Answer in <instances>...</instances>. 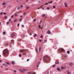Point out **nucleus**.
<instances>
[{
    "mask_svg": "<svg viewBox=\"0 0 74 74\" xmlns=\"http://www.w3.org/2000/svg\"><path fill=\"white\" fill-rule=\"evenodd\" d=\"M9 22H7V23L6 24H7V25H8V24H9Z\"/></svg>",
    "mask_w": 74,
    "mask_h": 74,
    "instance_id": "c756f323",
    "label": "nucleus"
},
{
    "mask_svg": "<svg viewBox=\"0 0 74 74\" xmlns=\"http://www.w3.org/2000/svg\"><path fill=\"white\" fill-rule=\"evenodd\" d=\"M3 53L5 56V57H7V56H8V55L9 54V53L7 52V50L6 49H4L3 52Z\"/></svg>",
    "mask_w": 74,
    "mask_h": 74,
    "instance_id": "f03ea898",
    "label": "nucleus"
},
{
    "mask_svg": "<svg viewBox=\"0 0 74 74\" xmlns=\"http://www.w3.org/2000/svg\"><path fill=\"white\" fill-rule=\"evenodd\" d=\"M19 21H20V22H21V21H22V19L21 18L20 19Z\"/></svg>",
    "mask_w": 74,
    "mask_h": 74,
    "instance_id": "4be33fe9",
    "label": "nucleus"
},
{
    "mask_svg": "<svg viewBox=\"0 0 74 74\" xmlns=\"http://www.w3.org/2000/svg\"><path fill=\"white\" fill-rule=\"evenodd\" d=\"M47 34H51V31L49 30L48 31H47Z\"/></svg>",
    "mask_w": 74,
    "mask_h": 74,
    "instance_id": "39448f33",
    "label": "nucleus"
},
{
    "mask_svg": "<svg viewBox=\"0 0 74 74\" xmlns=\"http://www.w3.org/2000/svg\"><path fill=\"white\" fill-rule=\"evenodd\" d=\"M36 51L37 52H38V50H37V48L36 49Z\"/></svg>",
    "mask_w": 74,
    "mask_h": 74,
    "instance_id": "79ce46f5",
    "label": "nucleus"
},
{
    "mask_svg": "<svg viewBox=\"0 0 74 74\" xmlns=\"http://www.w3.org/2000/svg\"><path fill=\"white\" fill-rule=\"evenodd\" d=\"M67 53H68V54H70V51H67Z\"/></svg>",
    "mask_w": 74,
    "mask_h": 74,
    "instance_id": "4468645a",
    "label": "nucleus"
},
{
    "mask_svg": "<svg viewBox=\"0 0 74 74\" xmlns=\"http://www.w3.org/2000/svg\"><path fill=\"white\" fill-rule=\"evenodd\" d=\"M68 74H71V73H68Z\"/></svg>",
    "mask_w": 74,
    "mask_h": 74,
    "instance_id": "0e129e2a",
    "label": "nucleus"
},
{
    "mask_svg": "<svg viewBox=\"0 0 74 74\" xmlns=\"http://www.w3.org/2000/svg\"><path fill=\"white\" fill-rule=\"evenodd\" d=\"M56 64H59V62L56 61V62H55Z\"/></svg>",
    "mask_w": 74,
    "mask_h": 74,
    "instance_id": "9b49d317",
    "label": "nucleus"
},
{
    "mask_svg": "<svg viewBox=\"0 0 74 74\" xmlns=\"http://www.w3.org/2000/svg\"><path fill=\"white\" fill-rule=\"evenodd\" d=\"M19 71H21V72H22V73H24V71H23L21 69H19Z\"/></svg>",
    "mask_w": 74,
    "mask_h": 74,
    "instance_id": "1a4fd4ad",
    "label": "nucleus"
},
{
    "mask_svg": "<svg viewBox=\"0 0 74 74\" xmlns=\"http://www.w3.org/2000/svg\"><path fill=\"white\" fill-rule=\"evenodd\" d=\"M18 10H20V7H18V8H17Z\"/></svg>",
    "mask_w": 74,
    "mask_h": 74,
    "instance_id": "4c0bfd02",
    "label": "nucleus"
},
{
    "mask_svg": "<svg viewBox=\"0 0 74 74\" xmlns=\"http://www.w3.org/2000/svg\"><path fill=\"white\" fill-rule=\"evenodd\" d=\"M68 74H71V73H68Z\"/></svg>",
    "mask_w": 74,
    "mask_h": 74,
    "instance_id": "69168bd1",
    "label": "nucleus"
},
{
    "mask_svg": "<svg viewBox=\"0 0 74 74\" xmlns=\"http://www.w3.org/2000/svg\"><path fill=\"white\" fill-rule=\"evenodd\" d=\"M29 7H28L27 8V9H28V8H29Z\"/></svg>",
    "mask_w": 74,
    "mask_h": 74,
    "instance_id": "6e6d98bb",
    "label": "nucleus"
},
{
    "mask_svg": "<svg viewBox=\"0 0 74 74\" xmlns=\"http://www.w3.org/2000/svg\"><path fill=\"white\" fill-rule=\"evenodd\" d=\"M7 14V13H5V12H3V15H5V14Z\"/></svg>",
    "mask_w": 74,
    "mask_h": 74,
    "instance_id": "f704fd0d",
    "label": "nucleus"
},
{
    "mask_svg": "<svg viewBox=\"0 0 74 74\" xmlns=\"http://www.w3.org/2000/svg\"><path fill=\"white\" fill-rule=\"evenodd\" d=\"M40 62H39L38 64V65H39V64H40Z\"/></svg>",
    "mask_w": 74,
    "mask_h": 74,
    "instance_id": "864d4df0",
    "label": "nucleus"
},
{
    "mask_svg": "<svg viewBox=\"0 0 74 74\" xmlns=\"http://www.w3.org/2000/svg\"><path fill=\"white\" fill-rule=\"evenodd\" d=\"M5 70H8V68H5Z\"/></svg>",
    "mask_w": 74,
    "mask_h": 74,
    "instance_id": "473e14b6",
    "label": "nucleus"
},
{
    "mask_svg": "<svg viewBox=\"0 0 74 74\" xmlns=\"http://www.w3.org/2000/svg\"><path fill=\"white\" fill-rule=\"evenodd\" d=\"M10 21H11V19H10L9 20V22H10Z\"/></svg>",
    "mask_w": 74,
    "mask_h": 74,
    "instance_id": "e2e57ef3",
    "label": "nucleus"
},
{
    "mask_svg": "<svg viewBox=\"0 0 74 74\" xmlns=\"http://www.w3.org/2000/svg\"><path fill=\"white\" fill-rule=\"evenodd\" d=\"M2 62V60H0V62Z\"/></svg>",
    "mask_w": 74,
    "mask_h": 74,
    "instance_id": "4d7b16f0",
    "label": "nucleus"
},
{
    "mask_svg": "<svg viewBox=\"0 0 74 74\" xmlns=\"http://www.w3.org/2000/svg\"><path fill=\"white\" fill-rule=\"evenodd\" d=\"M3 34H5V32H3Z\"/></svg>",
    "mask_w": 74,
    "mask_h": 74,
    "instance_id": "a878e982",
    "label": "nucleus"
},
{
    "mask_svg": "<svg viewBox=\"0 0 74 74\" xmlns=\"http://www.w3.org/2000/svg\"><path fill=\"white\" fill-rule=\"evenodd\" d=\"M6 63L7 64H9V63H8V62H6Z\"/></svg>",
    "mask_w": 74,
    "mask_h": 74,
    "instance_id": "37998d69",
    "label": "nucleus"
},
{
    "mask_svg": "<svg viewBox=\"0 0 74 74\" xmlns=\"http://www.w3.org/2000/svg\"><path fill=\"white\" fill-rule=\"evenodd\" d=\"M20 7H21V8H22L23 7V5H21Z\"/></svg>",
    "mask_w": 74,
    "mask_h": 74,
    "instance_id": "72a5a7b5",
    "label": "nucleus"
},
{
    "mask_svg": "<svg viewBox=\"0 0 74 74\" xmlns=\"http://www.w3.org/2000/svg\"><path fill=\"white\" fill-rule=\"evenodd\" d=\"M38 2H39V3H40V1H38Z\"/></svg>",
    "mask_w": 74,
    "mask_h": 74,
    "instance_id": "774afa93",
    "label": "nucleus"
},
{
    "mask_svg": "<svg viewBox=\"0 0 74 74\" xmlns=\"http://www.w3.org/2000/svg\"><path fill=\"white\" fill-rule=\"evenodd\" d=\"M69 65H70V66H73V63L72 62H70L69 63Z\"/></svg>",
    "mask_w": 74,
    "mask_h": 74,
    "instance_id": "20e7f679",
    "label": "nucleus"
},
{
    "mask_svg": "<svg viewBox=\"0 0 74 74\" xmlns=\"http://www.w3.org/2000/svg\"><path fill=\"white\" fill-rule=\"evenodd\" d=\"M40 29H41V27H40V25H38V28H39V29H40Z\"/></svg>",
    "mask_w": 74,
    "mask_h": 74,
    "instance_id": "412c9836",
    "label": "nucleus"
},
{
    "mask_svg": "<svg viewBox=\"0 0 74 74\" xmlns=\"http://www.w3.org/2000/svg\"><path fill=\"white\" fill-rule=\"evenodd\" d=\"M1 15H2L3 14V12H1Z\"/></svg>",
    "mask_w": 74,
    "mask_h": 74,
    "instance_id": "5fc2aeb1",
    "label": "nucleus"
},
{
    "mask_svg": "<svg viewBox=\"0 0 74 74\" xmlns=\"http://www.w3.org/2000/svg\"><path fill=\"white\" fill-rule=\"evenodd\" d=\"M44 41H45V42H47V40H45Z\"/></svg>",
    "mask_w": 74,
    "mask_h": 74,
    "instance_id": "ea45409f",
    "label": "nucleus"
},
{
    "mask_svg": "<svg viewBox=\"0 0 74 74\" xmlns=\"http://www.w3.org/2000/svg\"><path fill=\"white\" fill-rule=\"evenodd\" d=\"M14 71L15 72V73H16V70H14Z\"/></svg>",
    "mask_w": 74,
    "mask_h": 74,
    "instance_id": "09e8293b",
    "label": "nucleus"
},
{
    "mask_svg": "<svg viewBox=\"0 0 74 74\" xmlns=\"http://www.w3.org/2000/svg\"><path fill=\"white\" fill-rule=\"evenodd\" d=\"M19 23H18L17 24V26H19Z\"/></svg>",
    "mask_w": 74,
    "mask_h": 74,
    "instance_id": "de8ad7c7",
    "label": "nucleus"
},
{
    "mask_svg": "<svg viewBox=\"0 0 74 74\" xmlns=\"http://www.w3.org/2000/svg\"><path fill=\"white\" fill-rule=\"evenodd\" d=\"M53 8H56V6H53Z\"/></svg>",
    "mask_w": 74,
    "mask_h": 74,
    "instance_id": "5701e85b",
    "label": "nucleus"
},
{
    "mask_svg": "<svg viewBox=\"0 0 74 74\" xmlns=\"http://www.w3.org/2000/svg\"><path fill=\"white\" fill-rule=\"evenodd\" d=\"M50 60L49 57L48 56H45L44 58V61L45 62H49V61Z\"/></svg>",
    "mask_w": 74,
    "mask_h": 74,
    "instance_id": "f257e3e1",
    "label": "nucleus"
},
{
    "mask_svg": "<svg viewBox=\"0 0 74 74\" xmlns=\"http://www.w3.org/2000/svg\"><path fill=\"white\" fill-rule=\"evenodd\" d=\"M42 17H44V16H45V14H43L42 15Z\"/></svg>",
    "mask_w": 74,
    "mask_h": 74,
    "instance_id": "0eeeda50",
    "label": "nucleus"
},
{
    "mask_svg": "<svg viewBox=\"0 0 74 74\" xmlns=\"http://www.w3.org/2000/svg\"><path fill=\"white\" fill-rule=\"evenodd\" d=\"M29 59H28L27 60V61L28 62V61H29Z\"/></svg>",
    "mask_w": 74,
    "mask_h": 74,
    "instance_id": "a18cd8bd",
    "label": "nucleus"
},
{
    "mask_svg": "<svg viewBox=\"0 0 74 74\" xmlns=\"http://www.w3.org/2000/svg\"><path fill=\"white\" fill-rule=\"evenodd\" d=\"M25 50H20V52H23V51H25Z\"/></svg>",
    "mask_w": 74,
    "mask_h": 74,
    "instance_id": "f8f14e48",
    "label": "nucleus"
},
{
    "mask_svg": "<svg viewBox=\"0 0 74 74\" xmlns=\"http://www.w3.org/2000/svg\"><path fill=\"white\" fill-rule=\"evenodd\" d=\"M13 17H14V16L13 15H12L11 16V18H13Z\"/></svg>",
    "mask_w": 74,
    "mask_h": 74,
    "instance_id": "8fccbe9b",
    "label": "nucleus"
},
{
    "mask_svg": "<svg viewBox=\"0 0 74 74\" xmlns=\"http://www.w3.org/2000/svg\"><path fill=\"white\" fill-rule=\"evenodd\" d=\"M19 57H21L22 56H21V54H19Z\"/></svg>",
    "mask_w": 74,
    "mask_h": 74,
    "instance_id": "7c9ffc66",
    "label": "nucleus"
},
{
    "mask_svg": "<svg viewBox=\"0 0 74 74\" xmlns=\"http://www.w3.org/2000/svg\"><path fill=\"white\" fill-rule=\"evenodd\" d=\"M57 70H58V71H61V70H60V69L59 68V67L57 68Z\"/></svg>",
    "mask_w": 74,
    "mask_h": 74,
    "instance_id": "7ed1b4c3",
    "label": "nucleus"
},
{
    "mask_svg": "<svg viewBox=\"0 0 74 74\" xmlns=\"http://www.w3.org/2000/svg\"><path fill=\"white\" fill-rule=\"evenodd\" d=\"M65 7H67V5H65Z\"/></svg>",
    "mask_w": 74,
    "mask_h": 74,
    "instance_id": "338daca9",
    "label": "nucleus"
},
{
    "mask_svg": "<svg viewBox=\"0 0 74 74\" xmlns=\"http://www.w3.org/2000/svg\"><path fill=\"white\" fill-rule=\"evenodd\" d=\"M14 33H13L11 35V37H14Z\"/></svg>",
    "mask_w": 74,
    "mask_h": 74,
    "instance_id": "423d86ee",
    "label": "nucleus"
},
{
    "mask_svg": "<svg viewBox=\"0 0 74 74\" xmlns=\"http://www.w3.org/2000/svg\"><path fill=\"white\" fill-rule=\"evenodd\" d=\"M3 5H5V2H3Z\"/></svg>",
    "mask_w": 74,
    "mask_h": 74,
    "instance_id": "2eb2a0df",
    "label": "nucleus"
},
{
    "mask_svg": "<svg viewBox=\"0 0 74 74\" xmlns=\"http://www.w3.org/2000/svg\"><path fill=\"white\" fill-rule=\"evenodd\" d=\"M11 42L12 43V44H14V40H12Z\"/></svg>",
    "mask_w": 74,
    "mask_h": 74,
    "instance_id": "dca6fc26",
    "label": "nucleus"
},
{
    "mask_svg": "<svg viewBox=\"0 0 74 74\" xmlns=\"http://www.w3.org/2000/svg\"><path fill=\"white\" fill-rule=\"evenodd\" d=\"M6 64H3V65L4 66H5Z\"/></svg>",
    "mask_w": 74,
    "mask_h": 74,
    "instance_id": "a19ab883",
    "label": "nucleus"
},
{
    "mask_svg": "<svg viewBox=\"0 0 74 74\" xmlns=\"http://www.w3.org/2000/svg\"><path fill=\"white\" fill-rule=\"evenodd\" d=\"M64 4L65 5H67V3H65Z\"/></svg>",
    "mask_w": 74,
    "mask_h": 74,
    "instance_id": "c9c22d12",
    "label": "nucleus"
},
{
    "mask_svg": "<svg viewBox=\"0 0 74 74\" xmlns=\"http://www.w3.org/2000/svg\"><path fill=\"white\" fill-rule=\"evenodd\" d=\"M62 69H64V70H65V69H66V68L65 67H61Z\"/></svg>",
    "mask_w": 74,
    "mask_h": 74,
    "instance_id": "6e6552de",
    "label": "nucleus"
},
{
    "mask_svg": "<svg viewBox=\"0 0 74 74\" xmlns=\"http://www.w3.org/2000/svg\"><path fill=\"white\" fill-rule=\"evenodd\" d=\"M16 21H17V19H16L14 20V22H16Z\"/></svg>",
    "mask_w": 74,
    "mask_h": 74,
    "instance_id": "b1692460",
    "label": "nucleus"
},
{
    "mask_svg": "<svg viewBox=\"0 0 74 74\" xmlns=\"http://www.w3.org/2000/svg\"><path fill=\"white\" fill-rule=\"evenodd\" d=\"M32 73V72H29L27 73V74H31Z\"/></svg>",
    "mask_w": 74,
    "mask_h": 74,
    "instance_id": "cd10ccee",
    "label": "nucleus"
},
{
    "mask_svg": "<svg viewBox=\"0 0 74 74\" xmlns=\"http://www.w3.org/2000/svg\"><path fill=\"white\" fill-rule=\"evenodd\" d=\"M66 72H67V74L69 73V71H66Z\"/></svg>",
    "mask_w": 74,
    "mask_h": 74,
    "instance_id": "bb28decb",
    "label": "nucleus"
},
{
    "mask_svg": "<svg viewBox=\"0 0 74 74\" xmlns=\"http://www.w3.org/2000/svg\"><path fill=\"white\" fill-rule=\"evenodd\" d=\"M25 14H26V13H24L23 14V15H25Z\"/></svg>",
    "mask_w": 74,
    "mask_h": 74,
    "instance_id": "603ef678",
    "label": "nucleus"
},
{
    "mask_svg": "<svg viewBox=\"0 0 74 74\" xmlns=\"http://www.w3.org/2000/svg\"><path fill=\"white\" fill-rule=\"evenodd\" d=\"M39 41H40V42H41V41H42V40L41 39H39Z\"/></svg>",
    "mask_w": 74,
    "mask_h": 74,
    "instance_id": "2f4dec72",
    "label": "nucleus"
},
{
    "mask_svg": "<svg viewBox=\"0 0 74 74\" xmlns=\"http://www.w3.org/2000/svg\"><path fill=\"white\" fill-rule=\"evenodd\" d=\"M20 17L21 18H22V16H20Z\"/></svg>",
    "mask_w": 74,
    "mask_h": 74,
    "instance_id": "052dcab7",
    "label": "nucleus"
},
{
    "mask_svg": "<svg viewBox=\"0 0 74 74\" xmlns=\"http://www.w3.org/2000/svg\"><path fill=\"white\" fill-rule=\"evenodd\" d=\"M65 58H67V55H65L64 56Z\"/></svg>",
    "mask_w": 74,
    "mask_h": 74,
    "instance_id": "c03bdc74",
    "label": "nucleus"
},
{
    "mask_svg": "<svg viewBox=\"0 0 74 74\" xmlns=\"http://www.w3.org/2000/svg\"><path fill=\"white\" fill-rule=\"evenodd\" d=\"M49 4V3H46L44 4V5H47V4Z\"/></svg>",
    "mask_w": 74,
    "mask_h": 74,
    "instance_id": "393cba45",
    "label": "nucleus"
},
{
    "mask_svg": "<svg viewBox=\"0 0 74 74\" xmlns=\"http://www.w3.org/2000/svg\"><path fill=\"white\" fill-rule=\"evenodd\" d=\"M49 3H50V4H52V3L53 2L52 1H51L50 2H49Z\"/></svg>",
    "mask_w": 74,
    "mask_h": 74,
    "instance_id": "f3484780",
    "label": "nucleus"
},
{
    "mask_svg": "<svg viewBox=\"0 0 74 74\" xmlns=\"http://www.w3.org/2000/svg\"><path fill=\"white\" fill-rule=\"evenodd\" d=\"M47 10H49V9H50V8L49 7H48L47 8Z\"/></svg>",
    "mask_w": 74,
    "mask_h": 74,
    "instance_id": "6ab92c4d",
    "label": "nucleus"
},
{
    "mask_svg": "<svg viewBox=\"0 0 74 74\" xmlns=\"http://www.w3.org/2000/svg\"><path fill=\"white\" fill-rule=\"evenodd\" d=\"M22 27H24V25H22Z\"/></svg>",
    "mask_w": 74,
    "mask_h": 74,
    "instance_id": "3c124183",
    "label": "nucleus"
},
{
    "mask_svg": "<svg viewBox=\"0 0 74 74\" xmlns=\"http://www.w3.org/2000/svg\"><path fill=\"white\" fill-rule=\"evenodd\" d=\"M40 37H41V38H42V37H43L42 36H40Z\"/></svg>",
    "mask_w": 74,
    "mask_h": 74,
    "instance_id": "680f3d73",
    "label": "nucleus"
},
{
    "mask_svg": "<svg viewBox=\"0 0 74 74\" xmlns=\"http://www.w3.org/2000/svg\"><path fill=\"white\" fill-rule=\"evenodd\" d=\"M61 51H62L63 52L64 51V49H61Z\"/></svg>",
    "mask_w": 74,
    "mask_h": 74,
    "instance_id": "ddd939ff",
    "label": "nucleus"
},
{
    "mask_svg": "<svg viewBox=\"0 0 74 74\" xmlns=\"http://www.w3.org/2000/svg\"><path fill=\"white\" fill-rule=\"evenodd\" d=\"M41 47H39V51H41Z\"/></svg>",
    "mask_w": 74,
    "mask_h": 74,
    "instance_id": "aec40b11",
    "label": "nucleus"
},
{
    "mask_svg": "<svg viewBox=\"0 0 74 74\" xmlns=\"http://www.w3.org/2000/svg\"><path fill=\"white\" fill-rule=\"evenodd\" d=\"M37 34H35L34 35V37H36L37 36Z\"/></svg>",
    "mask_w": 74,
    "mask_h": 74,
    "instance_id": "a211bd4d",
    "label": "nucleus"
},
{
    "mask_svg": "<svg viewBox=\"0 0 74 74\" xmlns=\"http://www.w3.org/2000/svg\"><path fill=\"white\" fill-rule=\"evenodd\" d=\"M36 21V19H35L34 20L33 22H35V21Z\"/></svg>",
    "mask_w": 74,
    "mask_h": 74,
    "instance_id": "58836bf2",
    "label": "nucleus"
},
{
    "mask_svg": "<svg viewBox=\"0 0 74 74\" xmlns=\"http://www.w3.org/2000/svg\"><path fill=\"white\" fill-rule=\"evenodd\" d=\"M4 18H5V19H6V18H7V16H5L4 17Z\"/></svg>",
    "mask_w": 74,
    "mask_h": 74,
    "instance_id": "c85d7f7f",
    "label": "nucleus"
},
{
    "mask_svg": "<svg viewBox=\"0 0 74 74\" xmlns=\"http://www.w3.org/2000/svg\"><path fill=\"white\" fill-rule=\"evenodd\" d=\"M55 65H53V67H55Z\"/></svg>",
    "mask_w": 74,
    "mask_h": 74,
    "instance_id": "49530a36",
    "label": "nucleus"
},
{
    "mask_svg": "<svg viewBox=\"0 0 74 74\" xmlns=\"http://www.w3.org/2000/svg\"><path fill=\"white\" fill-rule=\"evenodd\" d=\"M5 66H6V67H8V65H5Z\"/></svg>",
    "mask_w": 74,
    "mask_h": 74,
    "instance_id": "13d9d810",
    "label": "nucleus"
},
{
    "mask_svg": "<svg viewBox=\"0 0 74 74\" xmlns=\"http://www.w3.org/2000/svg\"><path fill=\"white\" fill-rule=\"evenodd\" d=\"M14 15H15V16H18V15L16 14H15Z\"/></svg>",
    "mask_w": 74,
    "mask_h": 74,
    "instance_id": "e433bc0d",
    "label": "nucleus"
},
{
    "mask_svg": "<svg viewBox=\"0 0 74 74\" xmlns=\"http://www.w3.org/2000/svg\"><path fill=\"white\" fill-rule=\"evenodd\" d=\"M42 10H44V8H42Z\"/></svg>",
    "mask_w": 74,
    "mask_h": 74,
    "instance_id": "bf43d9fd",
    "label": "nucleus"
},
{
    "mask_svg": "<svg viewBox=\"0 0 74 74\" xmlns=\"http://www.w3.org/2000/svg\"><path fill=\"white\" fill-rule=\"evenodd\" d=\"M11 63L12 64H15V62L14 61H12Z\"/></svg>",
    "mask_w": 74,
    "mask_h": 74,
    "instance_id": "9d476101",
    "label": "nucleus"
}]
</instances>
